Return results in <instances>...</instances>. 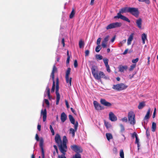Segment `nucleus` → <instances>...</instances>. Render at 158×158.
<instances>
[{
    "mask_svg": "<svg viewBox=\"0 0 158 158\" xmlns=\"http://www.w3.org/2000/svg\"><path fill=\"white\" fill-rule=\"evenodd\" d=\"M97 69V67L94 65L92 66L91 68L92 74L95 79L97 80H100L102 78L106 80L109 79V77L106 76L103 72L100 71L98 72L96 70Z\"/></svg>",
    "mask_w": 158,
    "mask_h": 158,
    "instance_id": "obj_1",
    "label": "nucleus"
},
{
    "mask_svg": "<svg viewBox=\"0 0 158 158\" xmlns=\"http://www.w3.org/2000/svg\"><path fill=\"white\" fill-rule=\"evenodd\" d=\"M129 7H125L122 8L119 11V12L117 14V16L114 17V19H120L126 21L128 23L130 22V20L127 17L122 15L121 14L128 12Z\"/></svg>",
    "mask_w": 158,
    "mask_h": 158,
    "instance_id": "obj_2",
    "label": "nucleus"
},
{
    "mask_svg": "<svg viewBox=\"0 0 158 158\" xmlns=\"http://www.w3.org/2000/svg\"><path fill=\"white\" fill-rule=\"evenodd\" d=\"M68 140L66 137L64 136L63 137V143H61L59 146V150L61 152L62 154L61 155H65L66 152L67 151V147L66 143Z\"/></svg>",
    "mask_w": 158,
    "mask_h": 158,
    "instance_id": "obj_3",
    "label": "nucleus"
},
{
    "mask_svg": "<svg viewBox=\"0 0 158 158\" xmlns=\"http://www.w3.org/2000/svg\"><path fill=\"white\" fill-rule=\"evenodd\" d=\"M71 148L72 150L77 153L75 155L74 158H81V155L78 153H81L83 152V149L80 146L74 145L71 146Z\"/></svg>",
    "mask_w": 158,
    "mask_h": 158,
    "instance_id": "obj_4",
    "label": "nucleus"
},
{
    "mask_svg": "<svg viewBox=\"0 0 158 158\" xmlns=\"http://www.w3.org/2000/svg\"><path fill=\"white\" fill-rule=\"evenodd\" d=\"M128 87V86L125 84L120 83L116 85H114L112 87V89L117 91L123 90Z\"/></svg>",
    "mask_w": 158,
    "mask_h": 158,
    "instance_id": "obj_5",
    "label": "nucleus"
},
{
    "mask_svg": "<svg viewBox=\"0 0 158 158\" xmlns=\"http://www.w3.org/2000/svg\"><path fill=\"white\" fill-rule=\"evenodd\" d=\"M71 70V69L70 68L67 69L66 72L65 76L66 81V83L68 84L69 87H70L72 85V78L71 77L69 78V75L70 74Z\"/></svg>",
    "mask_w": 158,
    "mask_h": 158,
    "instance_id": "obj_6",
    "label": "nucleus"
},
{
    "mask_svg": "<svg viewBox=\"0 0 158 158\" xmlns=\"http://www.w3.org/2000/svg\"><path fill=\"white\" fill-rule=\"evenodd\" d=\"M59 80L58 77L56 79V105H58L60 100V94L59 92Z\"/></svg>",
    "mask_w": 158,
    "mask_h": 158,
    "instance_id": "obj_7",
    "label": "nucleus"
},
{
    "mask_svg": "<svg viewBox=\"0 0 158 158\" xmlns=\"http://www.w3.org/2000/svg\"><path fill=\"white\" fill-rule=\"evenodd\" d=\"M135 114L132 111H130L128 113V120L131 124L134 125L135 123Z\"/></svg>",
    "mask_w": 158,
    "mask_h": 158,
    "instance_id": "obj_8",
    "label": "nucleus"
},
{
    "mask_svg": "<svg viewBox=\"0 0 158 158\" xmlns=\"http://www.w3.org/2000/svg\"><path fill=\"white\" fill-rule=\"evenodd\" d=\"M128 12L136 17H138L139 15V11L137 8L129 7Z\"/></svg>",
    "mask_w": 158,
    "mask_h": 158,
    "instance_id": "obj_9",
    "label": "nucleus"
},
{
    "mask_svg": "<svg viewBox=\"0 0 158 158\" xmlns=\"http://www.w3.org/2000/svg\"><path fill=\"white\" fill-rule=\"evenodd\" d=\"M122 25V23L120 22H115L111 23L108 25L106 27V29L107 30L110 29L112 28H117L121 27Z\"/></svg>",
    "mask_w": 158,
    "mask_h": 158,
    "instance_id": "obj_10",
    "label": "nucleus"
},
{
    "mask_svg": "<svg viewBox=\"0 0 158 158\" xmlns=\"http://www.w3.org/2000/svg\"><path fill=\"white\" fill-rule=\"evenodd\" d=\"M78 125V122L77 121L75 123V125H74V129L73 128H71L70 129L69 133L72 134L73 137L75 136V132L77 130Z\"/></svg>",
    "mask_w": 158,
    "mask_h": 158,
    "instance_id": "obj_11",
    "label": "nucleus"
},
{
    "mask_svg": "<svg viewBox=\"0 0 158 158\" xmlns=\"http://www.w3.org/2000/svg\"><path fill=\"white\" fill-rule=\"evenodd\" d=\"M44 139L43 138H41L40 140V146L42 152V158H44V152L43 148Z\"/></svg>",
    "mask_w": 158,
    "mask_h": 158,
    "instance_id": "obj_12",
    "label": "nucleus"
},
{
    "mask_svg": "<svg viewBox=\"0 0 158 158\" xmlns=\"http://www.w3.org/2000/svg\"><path fill=\"white\" fill-rule=\"evenodd\" d=\"M55 142L57 143L59 148V146L61 144V140L60 138V135L57 134H56L55 136Z\"/></svg>",
    "mask_w": 158,
    "mask_h": 158,
    "instance_id": "obj_13",
    "label": "nucleus"
},
{
    "mask_svg": "<svg viewBox=\"0 0 158 158\" xmlns=\"http://www.w3.org/2000/svg\"><path fill=\"white\" fill-rule=\"evenodd\" d=\"M93 104L95 109L97 110H103L104 109V108L97 101H94Z\"/></svg>",
    "mask_w": 158,
    "mask_h": 158,
    "instance_id": "obj_14",
    "label": "nucleus"
},
{
    "mask_svg": "<svg viewBox=\"0 0 158 158\" xmlns=\"http://www.w3.org/2000/svg\"><path fill=\"white\" fill-rule=\"evenodd\" d=\"M100 102L101 104L106 106L110 107L112 106V104L106 101L104 99H101Z\"/></svg>",
    "mask_w": 158,
    "mask_h": 158,
    "instance_id": "obj_15",
    "label": "nucleus"
},
{
    "mask_svg": "<svg viewBox=\"0 0 158 158\" xmlns=\"http://www.w3.org/2000/svg\"><path fill=\"white\" fill-rule=\"evenodd\" d=\"M109 118L112 121H115L117 120V117L112 112H110L109 114Z\"/></svg>",
    "mask_w": 158,
    "mask_h": 158,
    "instance_id": "obj_16",
    "label": "nucleus"
},
{
    "mask_svg": "<svg viewBox=\"0 0 158 158\" xmlns=\"http://www.w3.org/2000/svg\"><path fill=\"white\" fill-rule=\"evenodd\" d=\"M142 20L141 18L137 19L135 21L136 26L139 29H141L142 26Z\"/></svg>",
    "mask_w": 158,
    "mask_h": 158,
    "instance_id": "obj_17",
    "label": "nucleus"
},
{
    "mask_svg": "<svg viewBox=\"0 0 158 158\" xmlns=\"http://www.w3.org/2000/svg\"><path fill=\"white\" fill-rule=\"evenodd\" d=\"M128 68L127 65L123 66L120 65L118 67L119 71L121 72H123L124 70H126Z\"/></svg>",
    "mask_w": 158,
    "mask_h": 158,
    "instance_id": "obj_18",
    "label": "nucleus"
},
{
    "mask_svg": "<svg viewBox=\"0 0 158 158\" xmlns=\"http://www.w3.org/2000/svg\"><path fill=\"white\" fill-rule=\"evenodd\" d=\"M41 114L43 115V121L45 122L46 121L47 117V111L46 109H45L44 110H42Z\"/></svg>",
    "mask_w": 158,
    "mask_h": 158,
    "instance_id": "obj_19",
    "label": "nucleus"
},
{
    "mask_svg": "<svg viewBox=\"0 0 158 158\" xmlns=\"http://www.w3.org/2000/svg\"><path fill=\"white\" fill-rule=\"evenodd\" d=\"M60 118L61 122L63 123L66 120L67 116L64 112H63L61 114Z\"/></svg>",
    "mask_w": 158,
    "mask_h": 158,
    "instance_id": "obj_20",
    "label": "nucleus"
},
{
    "mask_svg": "<svg viewBox=\"0 0 158 158\" xmlns=\"http://www.w3.org/2000/svg\"><path fill=\"white\" fill-rule=\"evenodd\" d=\"M133 34H131L129 36L127 44L128 45L131 44V41L133 39Z\"/></svg>",
    "mask_w": 158,
    "mask_h": 158,
    "instance_id": "obj_21",
    "label": "nucleus"
},
{
    "mask_svg": "<svg viewBox=\"0 0 158 158\" xmlns=\"http://www.w3.org/2000/svg\"><path fill=\"white\" fill-rule=\"evenodd\" d=\"M69 117L71 123L75 125V120L72 115L70 114L69 115Z\"/></svg>",
    "mask_w": 158,
    "mask_h": 158,
    "instance_id": "obj_22",
    "label": "nucleus"
},
{
    "mask_svg": "<svg viewBox=\"0 0 158 158\" xmlns=\"http://www.w3.org/2000/svg\"><path fill=\"white\" fill-rule=\"evenodd\" d=\"M142 39L143 44L145 43V40L147 39V35L145 33H143L142 35Z\"/></svg>",
    "mask_w": 158,
    "mask_h": 158,
    "instance_id": "obj_23",
    "label": "nucleus"
},
{
    "mask_svg": "<svg viewBox=\"0 0 158 158\" xmlns=\"http://www.w3.org/2000/svg\"><path fill=\"white\" fill-rule=\"evenodd\" d=\"M145 105V102H140L138 106V108L139 109H141Z\"/></svg>",
    "mask_w": 158,
    "mask_h": 158,
    "instance_id": "obj_24",
    "label": "nucleus"
},
{
    "mask_svg": "<svg viewBox=\"0 0 158 158\" xmlns=\"http://www.w3.org/2000/svg\"><path fill=\"white\" fill-rule=\"evenodd\" d=\"M150 111H151V109L150 108H149L148 109V111L147 112V113L144 117L145 119H148L149 118V114H150Z\"/></svg>",
    "mask_w": 158,
    "mask_h": 158,
    "instance_id": "obj_25",
    "label": "nucleus"
},
{
    "mask_svg": "<svg viewBox=\"0 0 158 158\" xmlns=\"http://www.w3.org/2000/svg\"><path fill=\"white\" fill-rule=\"evenodd\" d=\"M134 134L135 135V139H136V140H135V143H137V146L138 147V148H139V139H138V137H137V134H136V133H135Z\"/></svg>",
    "mask_w": 158,
    "mask_h": 158,
    "instance_id": "obj_26",
    "label": "nucleus"
},
{
    "mask_svg": "<svg viewBox=\"0 0 158 158\" xmlns=\"http://www.w3.org/2000/svg\"><path fill=\"white\" fill-rule=\"evenodd\" d=\"M84 44H85L84 41H83L82 40H81L79 42V45L80 48H83Z\"/></svg>",
    "mask_w": 158,
    "mask_h": 158,
    "instance_id": "obj_27",
    "label": "nucleus"
},
{
    "mask_svg": "<svg viewBox=\"0 0 158 158\" xmlns=\"http://www.w3.org/2000/svg\"><path fill=\"white\" fill-rule=\"evenodd\" d=\"M156 129V124L154 122H153L152 125V131L153 132H154L155 131Z\"/></svg>",
    "mask_w": 158,
    "mask_h": 158,
    "instance_id": "obj_28",
    "label": "nucleus"
},
{
    "mask_svg": "<svg viewBox=\"0 0 158 158\" xmlns=\"http://www.w3.org/2000/svg\"><path fill=\"white\" fill-rule=\"evenodd\" d=\"M75 14V10L74 8H72V11L69 15V18L70 19H72L74 17Z\"/></svg>",
    "mask_w": 158,
    "mask_h": 158,
    "instance_id": "obj_29",
    "label": "nucleus"
},
{
    "mask_svg": "<svg viewBox=\"0 0 158 158\" xmlns=\"http://www.w3.org/2000/svg\"><path fill=\"white\" fill-rule=\"evenodd\" d=\"M104 122L105 126L107 129L110 128L111 127V124L109 122H106L105 120H104Z\"/></svg>",
    "mask_w": 158,
    "mask_h": 158,
    "instance_id": "obj_30",
    "label": "nucleus"
},
{
    "mask_svg": "<svg viewBox=\"0 0 158 158\" xmlns=\"http://www.w3.org/2000/svg\"><path fill=\"white\" fill-rule=\"evenodd\" d=\"M106 136L108 140H109L113 138L112 135L110 133H106Z\"/></svg>",
    "mask_w": 158,
    "mask_h": 158,
    "instance_id": "obj_31",
    "label": "nucleus"
},
{
    "mask_svg": "<svg viewBox=\"0 0 158 158\" xmlns=\"http://www.w3.org/2000/svg\"><path fill=\"white\" fill-rule=\"evenodd\" d=\"M46 93L48 94L49 99H50V89L48 86L46 88Z\"/></svg>",
    "mask_w": 158,
    "mask_h": 158,
    "instance_id": "obj_32",
    "label": "nucleus"
},
{
    "mask_svg": "<svg viewBox=\"0 0 158 158\" xmlns=\"http://www.w3.org/2000/svg\"><path fill=\"white\" fill-rule=\"evenodd\" d=\"M136 66V64H132L130 66V67L129 69V70L130 71H132L133 69Z\"/></svg>",
    "mask_w": 158,
    "mask_h": 158,
    "instance_id": "obj_33",
    "label": "nucleus"
},
{
    "mask_svg": "<svg viewBox=\"0 0 158 158\" xmlns=\"http://www.w3.org/2000/svg\"><path fill=\"white\" fill-rule=\"evenodd\" d=\"M103 62L105 64V66L108 65V63L109 60L108 59H107V58H104L103 59Z\"/></svg>",
    "mask_w": 158,
    "mask_h": 158,
    "instance_id": "obj_34",
    "label": "nucleus"
},
{
    "mask_svg": "<svg viewBox=\"0 0 158 158\" xmlns=\"http://www.w3.org/2000/svg\"><path fill=\"white\" fill-rule=\"evenodd\" d=\"M139 2H145L147 4H149L150 3L149 0H138Z\"/></svg>",
    "mask_w": 158,
    "mask_h": 158,
    "instance_id": "obj_35",
    "label": "nucleus"
},
{
    "mask_svg": "<svg viewBox=\"0 0 158 158\" xmlns=\"http://www.w3.org/2000/svg\"><path fill=\"white\" fill-rule=\"evenodd\" d=\"M55 87V81H53L52 87L51 89V92H53L54 91Z\"/></svg>",
    "mask_w": 158,
    "mask_h": 158,
    "instance_id": "obj_36",
    "label": "nucleus"
},
{
    "mask_svg": "<svg viewBox=\"0 0 158 158\" xmlns=\"http://www.w3.org/2000/svg\"><path fill=\"white\" fill-rule=\"evenodd\" d=\"M101 49L100 45H98L96 48L95 51L97 52H99Z\"/></svg>",
    "mask_w": 158,
    "mask_h": 158,
    "instance_id": "obj_37",
    "label": "nucleus"
},
{
    "mask_svg": "<svg viewBox=\"0 0 158 158\" xmlns=\"http://www.w3.org/2000/svg\"><path fill=\"white\" fill-rule=\"evenodd\" d=\"M96 57L97 59L101 60L102 59V56L100 55H96Z\"/></svg>",
    "mask_w": 158,
    "mask_h": 158,
    "instance_id": "obj_38",
    "label": "nucleus"
},
{
    "mask_svg": "<svg viewBox=\"0 0 158 158\" xmlns=\"http://www.w3.org/2000/svg\"><path fill=\"white\" fill-rule=\"evenodd\" d=\"M120 156L121 158H124V152L123 150H121L120 152Z\"/></svg>",
    "mask_w": 158,
    "mask_h": 158,
    "instance_id": "obj_39",
    "label": "nucleus"
},
{
    "mask_svg": "<svg viewBox=\"0 0 158 158\" xmlns=\"http://www.w3.org/2000/svg\"><path fill=\"white\" fill-rule=\"evenodd\" d=\"M50 129L52 135H54L55 134L53 128L51 125H50Z\"/></svg>",
    "mask_w": 158,
    "mask_h": 158,
    "instance_id": "obj_40",
    "label": "nucleus"
},
{
    "mask_svg": "<svg viewBox=\"0 0 158 158\" xmlns=\"http://www.w3.org/2000/svg\"><path fill=\"white\" fill-rule=\"evenodd\" d=\"M146 135L148 138L150 136V132L149 131V128H147L146 130Z\"/></svg>",
    "mask_w": 158,
    "mask_h": 158,
    "instance_id": "obj_41",
    "label": "nucleus"
},
{
    "mask_svg": "<svg viewBox=\"0 0 158 158\" xmlns=\"http://www.w3.org/2000/svg\"><path fill=\"white\" fill-rule=\"evenodd\" d=\"M109 35L107 36L104 38V39L102 41V42L107 43V42L109 40Z\"/></svg>",
    "mask_w": 158,
    "mask_h": 158,
    "instance_id": "obj_42",
    "label": "nucleus"
},
{
    "mask_svg": "<svg viewBox=\"0 0 158 158\" xmlns=\"http://www.w3.org/2000/svg\"><path fill=\"white\" fill-rule=\"evenodd\" d=\"M57 71V69L56 66L55 64L53 66L52 72H53L55 73V72H56Z\"/></svg>",
    "mask_w": 158,
    "mask_h": 158,
    "instance_id": "obj_43",
    "label": "nucleus"
},
{
    "mask_svg": "<svg viewBox=\"0 0 158 158\" xmlns=\"http://www.w3.org/2000/svg\"><path fill=\"white\" fill-rule=\"evenodd\" d=\"M139 59L138 58H137L135 59H133L132 60V62L134 63H136L137 62H138L139 61Z\"/></svg>",
    "mask_w": 158,
    "mask_h": 158,
    "instance_id": "obj_44",
    "label": "nucleus"
},
{
    "mask_svg": "<svg viewBox=\"0 0 158 158\" xmlns=\"http://www.w3.org/2000/svg\"><path fill=\"white\" fill-rule=\"evenodd\" d=\"M120 126L121 127V131L122 132L124 131L125 130V128L123 125L120 124Z\"/></svg>",
    "mask_w": 158,
    "mask_h": 158,
    "instance_id": "obj_45",
    "label": "nucleus"
},
{
    "mask_svg": "<svg viewBox=\"0 0 158 158\" xmlns=\"http://www.w3.org/2000/svg\"><path fill=\"white\" fill-rule=\"evenodd\" d=\"M126 41V39H125L124 40H123V41H122L119 44V46H121L123 44L125 43Z\"/></svg>",
    "mask_w": 158,
    "mask_h": 158,
    "instance_id": "obj_46",
    "label": "nucleus"
},
{
    "mask_svg": "<svg viewBox=\"0 0 158 158\" xmlns=\"http://www.w3.org/2000/svg\"><path fill=\"white\" fill-rule=\"evenodd\" d=\"M50 77H52L53 81H55V80H54V77H55L54 73L52 72Z\"/></svg>",
    "mask_w": 158,
    "mask_h": 158,
    "instance_id": "obj_47",
    "label": "nucleus"
},
{
    "mask_svg": "<svg viewBox=\"0 0 158 158\" xmlns=\"http://www.w3.org/2000/svg\"><path fill=\"white\" fill-rule=\"evenodd\" d=\"M106 44H107L106 43H105V42H104L102 41V47L104 48H106Z\"/></svg>",
    "mask_w": 158,
    "mask_h": 158,
    "instance_id": "obj_48",
    "label": "nucleus"
},
{
    "mask_svg": "<svg viewBox=\"0 0 158 158\" xmlns=\"http://www.w3.org/2000/svg\"><path fill=\"white\" fill-rule=\"evenodd\" d=\"M101 38H99L97 40V44L98 45H100V42L101 41Z\"/></svg>",
    "mask_w": 158,
    "mask_h": 158,
    "instance_id": "obj_49",
    "label": "nucleus"
},
{
    "mask_svg": "<svg viewBox=\"0 0 158 158\" xmlns=\"http://www.w3.org/2000/svg\"><path fill=\"white\" fill-rule=\"evenodd\" d=\"M74 65L75 68H77L78 66V64L77 60H75L74 61Z\"/></svg>",
    "mask_w": 158,
    "mask_h": 158,
    "instance_id": "obj_50",
    "label": "nucleus"
},
{
    "mask_svg": "<svg viewBox=\"0 0 158 158\" xmlns=\"http://www.w3.org/2000/svg\"><path fill=\"white\" fill-rule=\"evenodd\" d=\"M106 68L107 71L109 73H110L111 71V70H110L109 65H107V66H106Z\"/></svg>",
    "mask_w": 158,
    "mask_h": 158,
    "instance_id": "obj_51",
    "label": "nucleus"
},
{
    "mask_svg": "<svg viewBox=\"0 0 158 158\" xmlns=\"http://www.w3.org/2000/svg\"><path fill=\"white\" fill-rule=\"evenodd\" d=\"M89 51L88 50H86L85 52V56H88L89 54Z\"/></svg>",
    "mask_w": 158,
    "mask_h": 158,
    "instance_id": "obj_52",
    "label": "nucleus"
},
{
    "mask_svg": "<svg viewBox=\"0 0 158 158\" xmlns=\"http://www.w3.org/2000/svg\"><path fill=\"white\" fill-rule=\"evenodd\" d=\"M122 120L123 122H127V118L126 117H125L122 119Z\"/></svg>",
    "mask_w": 158,
    "mask_h": 158,
    "instance_id": "obj_53",
    "label": "nucleus"
},
{
    "mask_svg": "<svg viewBox=\"0 0 158 158\" xmlns=\"http://www.w3.org/2000/svg\"><path fill=\"white\" fill-rule=\"evenodd\" d=\"M61 43L63 45V47H64L65 46V43H64V38H63L62 39Z\"/></svg>",
    "mask_w": 158,
    "mask_h": 158,
    "instance_id": "obj_54",
    "label": "nucleus"
},
{
    "mask_svg": "<svg viewBox=\"0 0 158 158\" xmlns=\"http://www.w3.org/2000/svg\"><path fill=\"white\" fill-rule=\"evenodd\" d=\"M58 158H66V157L65 156V155H58Z\"/></svg>",
    "mask_w": 158,
    "mask_h": 158,
    "instance_id": "obj_55",
    "label": "nucleus"
},
{
    "mask_svg": "<svg viewBox=\"0 0 158 158\" xmlns=\"http://www.w3.org/2000/svg\"><path fill=\"white\" fill-rule=\"evenodd\" d=\"M35 139H36V140L37 141H39V137L38 136V135L36 134L35 135Z\"/></svg>",
    "mask_w": 158,
    "mask_h": 158,
    "instance_id": "obj_56",
    "label": "nucleus"
},
{
    "mask_svg": "<svg viewBox=\"0 0 158 158\" xmlns=\"http://www.w3.org/2000/svg\"><path fill=\"white\" fill-rule=\"evenodd\" d=\"M65 104H66L67 108H69V105L68 102L66 100H65Z\"/></svg>",
    "mask_w": 158,
    "mask_h": 158,
    "instance_id": "obj_57",
    "label": "nucleus"
},
{
    "mask_svg": "<svg viewBox=\"0 0 158 158\" xmlns=\"http://www.w3.org/2000/svg\"><path fill=\"white\" fill-rule=\"evenodd\" d=\"M44 101H45V103L47 105H49V101H48V100L47 99H44Z\"/></svg>",
    "mask_w": 158,
    "mask_h": 158,
    "instance_id": "obj_58",
    "label": "nucleus"
},
{
    "mask_svg": "<svg viewBox=\"0 0 158 158\" xmlns=\"http://www.w3.org/2000/svg\"><path fill=\"white\" fill-rule=\"evenodd\" d=\"M53 147L55 149L56 153H58V149H57V146L56 145H53Z\"/></svg>",
    "mask_w": 158,
    "mask_h": 158,
    "instance_id": "obj_59",
    "label": "nucleus"
},
{
    "mask_svg": "<svg viewBox=\"0 0 158 158\" xmlns=\"http://www.w3.org/2000/svg\"><path fill=\"white\" fill-rule=\"evenodd\" d=\"M41 125L38 124L37 126V129L39 131H40L41 130Z\"/></svg>",
    "mask_w": 158,
    "mask_h": 158,
    "instance_id": "obj_60",
    "label": "nucleus"
},
{
    "mask_svg": "<svg viewBox=\"0 0 158 158\" xmlns=\"http://www.w3.org/2000/svg\"><path fill=\"white\" fill-rule=\"evenodd\" d=\"M70 57H67V60H66V64H69V60H70Z\"/></svg>",
    "mask_w": 158,
    "mask_h": 158,
    "instance_id": "obj_61",
    "label": "nucleus"
},
{
    "mask_svg": "<svg viewBox=\"0 0 158 158\" xmlns=\"http://www.w3.org/2000/svg\"><path fill=\"white\" fill-rule=\"evenodd\" d=\"M128 49H126L124 52H123V55H125L128 52Z\"/></svg>",
    "mask_w": 158,
    "mask_h": 158,
    "instance_id": "obj_62",
    "label": "nucleus"
},
{
    "mask_svg": "<svg viewBox=\"0 0 158 158\" xmlns=\"http://www.w3.org/2000/svg\"><path fill=\"white\" fill-rule=\"evenodd\" d=\"M94 0H91L90 1V4L91 5H93L94 4Z\"/></svg>",
    "mask_w": 158,
    "mask_h": 158,
    "instance_id": "obj_63",
    "label": "nucleus"
},
{
    "mask_svg": "<svg viewBox=\"0 0 158 158\" xmlns=\"http://www.w3.org/2000/svg\"><path fill=\"white\" fill-rule=\"evenodd\" d=\"M71 110L73 113L75 114V111L73 108H71Z\"/></svg>",
    "mask_w": 158,
    "mask_h": 158,
    "instance_id": "obj_64",
    "label": "nucleus"
}]
</instances>
